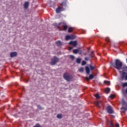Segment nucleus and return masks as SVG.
I'll list each match as a JSON object with an SVG mask.
<instances>
[{
  "mask_svg": "<svg viewBox=\"0 0 127 127\" xmlns=\"http://www.w3.org/2000/svg\"><path fill=\"white\" fill-rule=\"evenodd\" d=\"M112 66L114 67L117 70H122V67H123V62H121L120 60H115V63H111Z\"/></svg>",
  "mask_w": 127,
  "mask_h": 127,
  "instance_id": "1",
  "label": "nucleus"
},
{
  "mask_svg": "<svg viewBox=\"0 0 127 127\" xmlns=\"http://www.w3.org/2000/svg\"><path fill=\"white\" fill-rule=\"evenodd\" d=\"M58 27L61 31H66L68 28V25L65 22H62L58 24Z\"/></svg>",
  "mask_w": 127,
  "mask_h": 127,
  "instance_id": "2",
  "label": "nucleus"
},
{
  "mask_svg": "<svg viewBox=\"0 0 127 127\" xmlns=\"http://www.w3.org/2000/svg\"><path fill=\"white\" fill-rule=\"evenodd\" d=\"M63 77L66 81H70L72 79H73V76L70 74H69L68 73L65 72L64 74Z\"/></svg>",
  "mask_w": 127,
  "mask_h": 127,
  "instance_id": "3",
  "label": "nucleus"
},
{
  "mask_svg": "<svg viewBox=\"0 0 127 127\" xmlns=\"http://www.w3.org/2000/svg\"><path fill=\"white\" fill-rule=\"evenodd\" d=\"M123 71L122 72V79H125V75H127V66H124L122 68Z\"/></svg>",
  "mask_w": 127,
  "mask_h": 127,
  "instance_id": "4",
  "label": "nucleus"
},
{
  "mask_svg": "<svg viewBox=\"0 0 127 127\" xmlns=\"http://www.w3.org/2000/svg\"><path fill=\"white\" fill-rule=\"evenodd\" d=\"M59 61V59L57 57H54L53 60L51 61V65H52V66H53V65H55V64H56V63H57V62H58Z\"/></svg>",
  "mask_w": 127,
  "mask_h": 127,
  "instance_id": "5",
  "label": "nucleus"
},
{
  "mask_svg": "<svg viewBox=\"0 0 127 127\" xmlns=\"http://www.w3.org/2000/svg\"><path fill=\"white\" fill-rule=\"evenodd\" d=\"M106 111L108 113V114H114V111L113 110V108L110 105H108L106 108Z\"/></svg>",
  "mask_w": 127,
  "mask_h": 127,
  "instance_id": "6",
  "label": "nucleus"
},
{
  "mask_svg": "<svg viewBox=\"0 0 127 127\" xmlns=\"http://www.w3.org/2000/svg\"><path fill=\"white\" fill-rule=\"evenodd\" d=\"M95 105L97 108H101L103 106V102L102 101H96L95 102Z\"/></svg>",
  "mask_w": 127,
  "mask_h": 127,
  "instance_id": "7",
  "label": "nucleus"
},
{
  "mask_svg": "<svg viewBox=\"0 0 127 127\" xmlns=\"http://www.w3.org/2000/svg\"><path fill=\"white\" fill-rule=\"evenodd\" d=\"M65 8H64L63 7H58L56 10V11L57 13H59V12H61V11H63Z\"/></svg>",
  "mask_w": 127,
  "mask_h": 127,
  "instance_id": "8",
  "label": "nucleus"
},
{
  "mask_svg": "<svg viewBox=\"0 0 127 127\" xmlns=\"http://www.w3.org/2000/svg\"><path fill=\"white\" fill-rule=\"evenodd\" d=\"M69 44L72 45L73 47H76V46H77V41H70Z\"/></svg>",
  "mask_w": 127,
  "mask_h": 127,
  "instance_id": "9",
  "label": "nucleus"
},
{
  "mask_svg": "<svg viewBox=\"0 0 127 127\" xmlns=\"http://www.w3.org/2000/svg\"><path fill=\"white\" fill-rule=\"evenodd\" d=\"M94 78V75L93 74H90L89 77H86L85 78L86 80L89 81V80H91Z\"/></svg>",
  "mask_w": 127,
  "mask_h": 127,
  "instance_id": "10",
  "label": "nucleus"
},
{
  "mask_svg": "<svg viewBox=\"0 0 127 127\" xmlns=\"http://www.w3.org/2000/svg\"><path fill=\"white\" fill-rule=\"evenodd\" d=\"M17 55V53L15 52H12L10 53V57H15Z\"/></svg>",
  "mask_w": 127,
  "mask_h": 127,
  "instance_id": "11",
  "label": "nucleus"
},
{
  "mask_svg": "<svg viewBox=\"0 0 127 127\" xmlns=\"http://www.w3.org/2000/svg\"><path fill=\"white\" fill-rule=\"evenodd\" d=\"M85 70L87 75H89L90 74V68H89V66L85 67Z\"/></svg>",
  "mask_w": 127,
  "mask_h": 127,
  "instance_id": "12",
  "label": "nucleus"
},
{
  "mask_svg": "<svg viewBox=\"0 0 127 127\" xmlns=\"http://www.w3.org/2000/svg\"><path fill=\"white\" fill-rule=\"evenodd\" d=\"M29 5V3L28 2H25L24 4V7L26 9L27 7H28V6Z\"/></svg>",
  "mask_w": 127,
  "mask_h": 127,
  "instance_id": "13",
  "label": "nucleus"
},
{
  "mask_svg": "<svg viewBox=\"0 0 127 127\" xmlns=\"http://www.w3.org/2000/svg\"><path fill=\"white\" fill-rule=\"evenodd\" d=\"M56 44L57 46H61V45H62V43L60 41H58L56 42Z\"/></svg>",
  "mask_w": 127,
  "mask_h": 127,
  "instance_id": "14",
  "label": "nucleus"
},
{
  "mask_svg": "<svg viewBox=\"0 0 127 127\" xmlns=\"http://www.w3.org/2000/svg\"><path fill=\"white\" fill-rule=\"evenodd\" d=\"M72 32H73V27H69L68 29V33H71Z\"/></svg>",
  "mask_w": 127,
  "mask_h": 127,
  "instance_id": "15",
  "label": "nucleus"
},
{
  "mask_svg": "<svg viewBox=\"0 0 127 127\" xmlns=\"http://www.w3.org/2000/svg\"><path fill=\"white\" fill-rule=\"evenodd\" d=\"M105 91L107 94H109L110 93V91H111V89H110V88H106Z\"/></svg>",
  "mask_w": 127,
  "mask_h": 127,
  "instance_id": "16",
  "label": "nucleus"
},
{
  "mask_svg": "<svg viewBox=\"0 0 127 127\" xmlns=\"http://www.w3.org/2000/svg\"><path fill=\"white\" fill-rule=\"evenodd\" d=\"M73 53L74 54H77V53H79V50L78 49H75L73 51Z\"/></svg>",
  "mask_w": 127,
  "mask_h": 127,
  "instance_id": "17",
  "label": "nucleus"
},
{
  "mask_svg": "<svg viewBox=\"0 0 127 127\" xmlns=\"http://www.w3.org/2000/svg\"><path fill=\"white\" fill-rule=\"evenodd\" d=\"M69 36H70V39L71 40L75 39V38H76V37L74 35H69Z\"/></svg>",
  "mask_w": 127,
  "mask_h": 127,
  "instance_id": "18",
  "label": "nucleus"
},
{
  "mask_svg": "<svg viewBox=\"0 0 127 127\" xmlns=\"http://www.w3.org/2000/svg\"><path fill=\"white\" fill-rule=\"evenodd\" d=\"M89 68L90 69V70H91L92 71H93V70H94L95 69V66L92 65H89Z\"/></svg>",
  "mask_w": 127,
  "mask_h": 127,
  "instance_id": "19",
  "label": "nucleus"
},
{
  "mask_svg": "<svg viewBox=\"0 0 127 127\" xmlns=\"http://www.w3.org/2000/svg\"><path fill=\"white\" fill-rule=\"evenodd\" d=\"M104 84H107V85H110L111 82L109 81L105 80L104 81Z\"/></svg>",
  "mask_w": 127,
  "mask_h": 127,
  "instance_id": "20",
  "label": "nucleus"
},
{
  "mask_svg": "<svg viewBox=\"0 0 127 127\" xmlns=\"http://www.w3.org/2000/svg\"><path fill=\"white\" fill-rule=\"evenodd\" d=\"M57 118L58 119H60V120L61 119V118H62V114H58L57 116Z\"/></svg>",
  "mask_w": 127,
  "mask_h": 127,
  "instance_id": "21",
  "label": "nucleus"
},
{
  "mask_svg": "<svg viewBox=\"0 0 127 127\" xmlns=\"http://www.w3.org/2000/svg\"><path fill=\"white\" fill-rule=\"evenodd\" d=\"M76 63H77L78 64H80L81 63V59L79 58L77 59Z\"/></svg>",
  "mask_w": 127,
  "mask_h": 127,
  "instance_id": "22",
  "label": "nucleus"
},
{
  "mask_svg": "<svg viewBox=\"0 0 127 127\" xmlns=\"http://www.w3.org/2000/svg\"><path fill=\"white\" fill-rule=\"evenodd\" d=\"M69 39H70V35H67L66 36H65V40H69Z\"/></svg>",
  "mask_w": 127,
  "mask_h": 127,
  "instance_id": "23",
  "label": "nucleus"
},
{
  "mask_svg": "<svg viewBox=\"0 0 127 127\" xmlns=\"http://www.w3.org/2000/svg\"><path fill=\"white\" fill-rule=\"evenodd\" d=\"M61 6H66V3L65 2H63L61 3Z\"/></svg>",
  "mask_w": 127,
  "mask_h": 127,
  "instance_id": "24",
  "label": "nucleus"
},
{
  "mask_svg": "<svg viewBox=\"0 0 127 127\" xmlns=\"http://www.w3.org/2000/svg\"><path fill=\"white\" fill-rule=\"evenodd\" d=\"M95 96L96 98V99H100V98H101L100 95L98 94H95Z\"/></svg>",
  "mask_w": 127,
  "mask_h": 127,
  "instance_id": "25",
  "label": "nucleus"
},
{
  "mask_svg": "<svg viewBox=\"0 0 127 127\" xmlns=\"http://www.w3.org/2000/svg\"><path fill=\"white\" fill-rule=\"evenodd\" d=\"M86 63L85 61H83L81 63L82 66H84V65H86Z\"/></svg>",
  "mask_w": 127,
  "mask_h": 127,
  "instance_id": "26",
  "label": "nucleus"
},
{
  "mask_svg": "<svg viewBox=\"0 0 127 127\" xmlns=\"http://www.w3.org/2000/svg\"><path fill=\"white\" fill-rule=\"evenodd\" d=\"M122 93L125 94H127V88H126L125 91V90H122Z\"/></svg>",
  "mask_w": 127,
  "mask_h": 127,
  "instance_id": "27",
  "label": "nucleus"
},
{
  "mask_svg": "<svg viewBox=\"0 0 127 127\" xmlns=\"http://www.w3.org/2000/svg\"><path fill=\"white\" fill-rule=\"evenodd\" d=\"M79 71L82 73V72H84V68L81 67L79 69Z\"/></svg>",
  "mask_w": 127,
  "mask_h": 127,
  "instance_id": "28",
  "label": "nucleus"
},
{
  "mask_svg": "<svg viewBox=\"0 0 127 127\" xmlns=\"http://www.w3.org/2000/svg\"><path fill=\"white\" fill-rule=\"evenodd\" d=\"M105 40L106 41H107V42H111V40H110V38H106Z\"/></svg>",
  "mask_w": 127,
  "mask_h": 127,
  "instance_id": "29",
  "label": "nucleus"
},
{
  "mask_svg": "<svg viewBox=\"0 0 127 127\" xmlns=\"http://www.w3.org/2000/svg\"><path fill=\"white\" fill-rule=\"evenodd\" d=\"M110 127H114V124L112 122H110Z\"/></svg>",
  "mask_w": 127,
  "mask_h": 127,
  "instance_id": "30",
  "label": "nucleus"
},
{
  "mask_svg": "<svg viewBox=\"0 0 127 127\" xmlns=\"http://www.w3.org/2000/svg\"><path fill=\"white\" fill-rule=\"evenodd\" d=\"M70 59H71V60H74L75 57H74V56L70 55Z\"/></svg>",
  "mask_w": 127,
  "mask_h": 127,
  "instance_id": "31",
  "label": "nucleus"
},
{
  "mask_svg": "<svg viewBox=\"0 0 127 127\" xmlns=\"http://www.w3.org/2000/svg\"><path fill=\"white\" fill-rule=\"evenodd\" d=\"M110 97L111 99H114V98H115V95H114V94H111V95L110 96Z\"/></svg>",
  "mask_w": 127,
  "mask_h": 127,
  "instance_id": "32",
  "label": "nucleus"
},
{
  "mask_svg": "<svg viewBox=\"0 0 127 127\" xmlns=\"http://www.w3.org/2000/svg\"><path fill=\"white\" fill-rule=\"evenodd\" d=\"M84 59L86 61H89V60H90V59L88 57H85Z\"/></svg>",
  "mask_w": 127,
  "mask_h": 127,
  "instance_id": "33",
  "label": "nucleus"
},
{
  "mask_svg": "<svg viewBox=\"0 0 127 127\" xmlns=\"http://www.w3.org/2000/svg\"><path fill=\"white\" fill-rule=\"evenodd\" d=\"M115 127H120V124H116L115 125Z\"/></svg>",
  "mask_w": 127,
  "mask_h": 127,
  "instance_id": "34",
  "label": "nucleus"
},
{
  "mask_svg": "<svg viewBox=\"0 0 127 127\" xmlns=\"http://www.w3.org/2000/svg\"><path fill=\"white\" fill-rule=\"evenodd\" d=\"M38 107L39 108V109H40V110H42V108H41V106H40V105H38Z\"/></svg>",
  "mask_w": 127,
  "mask_h": 127,
  "instance_id": "35",
  "label": "nucleus"
},
{
  "mask_svg": "<svg viewBox=\"0 0 127 127\" xmlns=\"http://www.w3.org/2000/svg\"><path fill=\"white\" fill-rule=\"evenodd\" d=\"M72 49H73V47H69V50H72Z\"/></svg>",
  "mask_w": 127,
  "mask_h": 127,
  "instance_id": "36",
  "label": "nucleus"
},
{
  "mask_svg": "<svg viewBox=\"0 0 127 127\" xmlns=\"http://www.w3.org/2000/svg\"><path fill=\"white\" fill-rule=\"evenodd\" d=\"M125 80H127V75L125 76Z\"/></svg>",
  "mask_w": 127,
  "mask_h": 127,
  "instance_id": "37",
  "label": "nucleus"
},
{
  "mask_svg": "<svg viewBox=\"0 0 127 127\" xmlns=\"http://www.w3.org/2000/svg\"><path fill=\"white\" fill-rule=\"evenodd\" d=\"M90 57H91V58H92L93 56H90Z\"/></svg>",
  "mask_w": 127,
  "mask_h": 127,
  "instance_id": "38",
  "label": "nucleus"
}]
</instances>
